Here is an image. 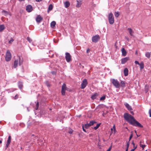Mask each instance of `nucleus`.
Wrapping results in <instances>:
<instances>
[{
	"label": "nucleus",
	"mask_w": 151,
	"mask_h": 151,
	"mask_svg": "<svg viewBox=\"0 0 151 151\" xmlns=\"http://www.w3.org/2000/svg\"><path fill=\"white\" fill-rule=\"evenodd\" d=\"M124 117L130 124L135 127H143V126L136 121L130 114L128 113H125L124 115Z\"/></svg>",
	"instance_id": "nucleus-1"
},
{
	"label": "nucleus",
	"mask_w": 151,
	"mask_h": 151,
	"mask_svg": "<svg viewBox=\"0 0 151 151\" xmlns=\"http://www.w3.org/2000/svg\"><path fill=\"white\" fill-rule=\"evenodd\" d=\"M108 20L110 24H114V15L112 13H110L109 14Z\"/></svg>",
	"instance_id": "nucleus-2"
},
{
	"label": "nucleus",
	"mask_w": 151,
	"mask_h": 151,
	"mask_svg": "<svg viewBox=\"0 0 151 151\" xmlns=\"http://www.w3.org/2000/svg\"><path fill=\"white\" fill-rule=\"evenodd\" d=\"M12 55L11 53L9 50L7 51L5 57V60L6 61H9L11 58Z\"/></svg>",
	"instance_id": "nucleus-3"
},
{
	"label": "nucleus",
	"mask_w": 151,
	"mask_h": 151,
	"mask_svg": "<svg viewBox=\"0 0 151 151\" xmlns=\"http://www.w3.org/2000/svg\"><path fill=\"white\" fill-rule=\"evenodd\" d=\"M111 83L116 88H119L120 86V83L117 80L114 79H112L111 81Z\"/></svg>",
	"instance_id": "nucleus-4"
},
{
	"label": "nucleus",
	"mask_w": 151,
	"mask_h": 151,
	"mask_svg": "<svg viewBox=\"0 0 151 151\" xmlns=\"http://www.w3.org/2000/svg\"><path fill=\"white\" fill-rule=\"evenodd\" d=\"M100 39V37L99 36V35H97L92 37V41L93 42L96 43Z\"/></svg>",
	"instance_id": "nucleus-5"
},
{
	"label": "nucleus",
	"mask_w": 151,
	"mask_h": 151,
	"mask_svg": "<svg viewBox=\"0 0 151 151\" xmlns=\"http://www.w3.org/2000/svg\"><path fill=\"white\" fill-rule=\"evenodd\" d=\"M88 84V82L87 80L84 79L82 81V83L81 86V88L82 89H84L86 86Z\"/></svg>",
	"instance_id": "nucleus-6"
},
{
	"label": "nucleus",
	"mask_w": 151,
	"mask_h": 151,
	"mask_svg": "<svg viewBox=\"0 0 151 151\" xmlns=\"http://www.w3.org/2000/svg\"><path fill=\"white\" fill-rule=\"evenodd\" d=\"M65 58L67 62H69L71 60V56L70 53L66 52L65 53Z\"/></svg>",
	"instance_id": "nucleus-7"
},
{
	"label": "nucleus",
	"mask_w": 151,
	"mask_h": 151,
	"mask_svg": "<svg viewBox=\"0 0 151 151\" xmlns=\"http://www.w3.org/2000/svg\"><path fill=\"white\" fill-rule=\"evenodd\" d=\"M66 85L65 84H63L62 86L61 94L62 95L64 96L65 95V91L66 90Z\"/></svg>",
	"instance_id": "nucleus-8"
},
{
	"label": "nucleus",
	"mask_w": 151,
	"mask_h": 151,
	"mask_svg": "<svg viewBox=\"0 0 151 151\" xmlns=\"http://www.w3.org/2000/svg\"><path fill=\"white\" fill-rule=\"evenodd\" d=\"M26 9L28 12H31L33 10L32 6L30 5H28L26 6Z\"/></svg>",
	"instance_id": "nucleus-9"
},
{
	"label": "nucleus",
	"mask_w": 151,
	"mask_h": 151,
	"mask_svg": "<svg viewBox=\"0 0 151 151\" xmlns=\"http://www.w3.org/2000/svg\"><path fill=\"white\" fill-rule=\"evenodd\" d=\"M11 136L9 135V136L8 137V140H7V143L5 146L6 149L9 147V146L11 142Z\"/></svg>",
	"instance_id": "nucleus-10"
},
{
	"label": "nucleus",
	"mask_w": 151,
	"mask_h": 151,
	"mask_svg": "<svg viewBox=\"0 0 151 151\" xmlns=\"http://www.w3.org/2000/svg\"><path fill=\"white\" fill-rule=\"evenodd\" d=\"M128 60L129 58L127 57L122 58L121 60V63L122 64H124Z\"/></svg>",
	"instance_id": "nucleus-11"
},
{
	"label": "nucleus",
	"mask_w": 151,
	"mask_h": 151,
	"mask_svg": "<svg viewBox=\"0 0 151 151\" xmlns=\"http://www.w3.org/2000/svg\"><path fill=\"white\" fill-rule=\"evenodd\" d=\"M42 20V17L40 15L37 16L36 18V21L37 22L40 23L41 21Z\"/></svg>",
	"instance_id": "nucleus-12"
},
{
	"label": "nucleus",
	"mask_w": 151,
	"mask_h": 151,
	"mask_svg": "<svg viewBox=\"0 0 151 151\" xmlns=\"http://www.w3.org/2000/svg\"><path fill=\"white\" fill-rule=\"evenodd\" d=\"M124 105L129 111H130L132 110L131 107L128 103H125Z\"/></svg>",
	"instance_id": "nucleus-13"
},
{
	"label": "nucleus",
	"mask_w": 151,
	"mask_h": 151,
	"mask_svg": "<svg viewBox=\"0 0 151 151\" xmlns=\"http://www.w3.org/2000/svg\"><path fill=\"white\" fill-rule=\"evenodd\" d=\"M2 13L4 14V15L5 16H7L8 15L11 16V13L5 10H3L2 12Z\"/></svg>",
	"instance_id": "nucleus-14"
},
{
	"label": "nucleus",
	"mask_w": 151,
	"mask_h": 151,
	"mask_svg": "<svg viewBox=\"0 0 151 151\" xmlns=\"http://www.w3.org/2000/svg\"><path fill=\"white\" fill-rule=\"evenodd\" d=\"M121 51L122 53V55L123 56H125L127 55V51L124 48H122L121 49Z\"/></svg>",
	"instance_id": "nucleus-15"
},
{
	"label": "nucleus",
	"mask_w": 151,
	"mask_h": 151,
	"mask_svg": "<svg viewBox=\"0 0 151 151\" xmlns=\"http://www.w3.org/2000/svg\"><path fill=\"white\" fill-rule=\"evenodd\" d=\"M128 70L127 68H125L124 70V73L125 76H127L128 74Z\"/></svg>",
	"instance_id": "nucleus-16"
},
{
	"label": "nucleus",
	"mask_w": 151,
	"mask_h": 151,
	"mask_svg": "<svg viewBox=\"0 0 151 151\" xmlns=\"http://www.w3.org/2000/svg\"><path fill=\"white\" fill-rule=\"evenodd\" d=\"M18 84L19 88L20 89H21L22 88L23 86L22 82L21 81H19L18 83Z\"/></svg>",
	"instance_id": "nucleus-17"
},
{
	"label": "nucleus",
	"mask_w": 151,
	"mask_h": 151,
	"mask_svg": "<svg viewBox=\"0 0 151 151\" xmlns=\"http://www.w3.org/2000/svg\"><path fill=\"white\" fill-rule=\"evenodd\" d=\"M18 64V60H16L14 61V67L16 68L17 67Z\"/></svg>",
	"instance_id": "nucleus-18"
},
{
	"label": "nucleus",
	"mask_w": 151,
	"mask_h": 151,
	"mask_svg": "<svg viewBox=\"0 0 151 151\" xmlns=\"http://www.w3.org/2000/svg\"><path fill=\"white\" fill-rule=\"evenodd\" d=\"M139 65L140 66V70H142L144 68V64L143 62H140Z\"/></svg>",
	"instance_id": "nucleus-19"
},
{
	"label": "nucleus",
	"mask_w": 151,
	"mask_h": 151,
	"mask_svg": "<svg viewBox=\"0 0 151 151\" xmlns=\"http://www.w3.org/2000/svg\"><path fill=\"white\" fill-rule=\"evenodd\" d=\"M98 96V94L95 93L91 97V99H94L96 98V97Z\"/></svg>",
	"instance_id": "nucleus-20"
},
{
	"label": "nucleus",
	"mask_w": 151,
	"mask_h": 151,
	"mask_svg": "<svg viewBox=\"0 0 151 151\" xmlns=\"http://www.w3.org/2000/svg\"><path fill=\"white\" fill-rule=\"evenodd\" d=\"M5 28V26L4 25L1 24L0 25V32H2Z\"/></svg>",
	"instance_id": "nucleus-21"
},
{
	"label": "nucleus",
	"mask_w": 151,
	"mask_h": 151,
	"mask_svg": "<svg viewBox=\"0 0 151 151\" xmlns=\"http://www.w3.org/2000/svg\"><path fill=\"white\" fill-rule=\"evenodd\" d=\"M56 24V22L54 21H52L51 24L50 26L52 28H54Z\"/></svg>",
	"instance_id": "nucleus-22"
},
{
	"label": "nucleus",
	"mask_w": 151,
	"mask_h": 151,
	"mask_svg": "<svg viewBox=\"0 0 151 151\" xmlns=\"http://www.w3.org/2000/svg\"><path fill=\"white\" fill-rule=\"evenodd\" d=\"M128 30L129 31V33H130V35L131 36L133 35V32L132 29L130 28H128Z\"/></svg>",
	"instance_id": "nucleus-23"
},
{
	"label": "nucleus",
	"mask_w": 151,
	"mask_h": 151,
	"mask_svg": "<svg viewBox=\"0 0 151 151\" xmlns=\"http://www.w3.org/2000/svg\"><path fill=\"white\" fill-rule=\"evenodd\" d=\"M65 7L66 8L70 6V3L68 1H66L64 3Z\"/></svg>",
	"instance_id": "nucleus-24"
},
{
	"label": "nucleus",
	"mask_w": 151,
	"mask_h": 151,
	"mask_svg": "<svg viewBox=\"0 0 151 151\" xmlns=\"http://www.w3.org/2000/svg\"><path fill=\"white\" fill-rule=\"evenodd\" d=\"M77 4H76V7H80L81 5V3L80 1H78V0H77Z\"/></svg>",
	"instance_id": "nucleus-25"
},
{
	"label": "nucleus",
	"mask_w": 151,
	"mask_h": 151,
	"mask_svg": "<svg viewBox=\"0 0 151 151\" xmlns=\"http://www.w3.org/2000/svg\"><path fill=\"white\" fill-rule=\"evenodd\" d=\"M125 83L124 81H121L120 82V86H121L122 87H124L125 86Z\"/></svg>",
	"instance_id": "nucleus-26"
},
{
	"label": "nucleus",
	"mask_w": 151,
	"mask_h": 151,
	"mask_svg": "<svg viewBox=\"0 0 151 151\" xmlns=\"http://www.w3.org/2000/svg\"><path fill=\"white\" fill-rule=\"evenodd\" d=\"M53 9V6L52 4H50L48 7V12L49 11H51Z\"/></svg>",
	"instance_id": "nucleus-27"
},
{
	"label": "nucleus",
	"mask_w": 151,
	"mask_h": 151,
	"mask_svg": "<svg viewBox=\"0 0 151 151\" xmlns=\"http://www.w3.org/2000/svg\"><path fill=\"white\" fill-rule=\"evenodd\" d=\"M145 55L146 57L148 58H150V53L148 52H147L145 53Z\"/></svg>",
	"instance_id": "nucleus-28"
},
{
	"label": "nucleus",
	"mask_w": 151,
	"mask_h": 151,
	"mask_svg": "<svg viewBox=\"0 0 151 151\" xmlns=\"http://www.w3.org/2000/svg\"><path fill=\"white\" fill-rule=\"evenodd\" d=\"M96 123V122L94 121H90L89 123H88L90 126H91L94 124V123Z\"/></svg>",
	"instance_id": "nucleus-29"
},
{
	"label": "nucleus",
	"mask_w": 151,
	"mask_h": 151,
	"mask_svg": "<svg viewBox=\"0 0 151 151\" xmlns=\"http://www.w3.org/2000/svg\"><path fill=\"white\" fill-rule=\"evenodd\" d=\"M19 65H21L23 63V60L22 59H21L20 58V57H19Z\"/></svg>",
	"instance_id": "nucleus-30"
},
{
	"label": "nucleus",
	"mask_w": 151,
	"mask_h": 151,
	"mask_svg": "<svg viewBox=\"0 0 151 151\" xmlns=\"http://www.w3.org/2000/svg\"><path fill=\"white\" fill-rule=\"evenodd\" d=\"M101 124H97L96 126L94 127L93 129L95 130H96L99 127Z\"/></svg>",
	"instance_id": "nucleus-31"
},
{
	"label": "nucleus",
	"mask_w": 151,
	"mask_h": 151,
	"mask_svg": "<svg viewBox=\"0 0 151 151\" xmlns=\"http://www.w3.org/2000/svg\"><path fill=\"white\" fill-rule=\"evenodd\" d=\"M119 14L118 12H115L114 13V15L116 17H118L119 16Z\"/></svg>",
	"instance_id": "nucleus-32"
},
{
	"label": "nucleus",
	"mask_w": 151,
	"mask_h": 151,
	"mask_svg": "<svg viewBox=\"0 0 151 151\" xmlns=\"http://www.w3.org/2000/svg\"><path fill=\"white\" fill-rule=\"evenodd\" d=\"M106 97V95H104L103 96L101 97L100 99V101L104 100L105 99Z\"/></svg>",
	"instance_id": "nucleus-33"
},
{
	"label": "nucleus",
	"mask_w": 151,
	"mask_h": 151,
	"mask_svg": "<svg viewBox=\"0 0 151 151\" xmlns=\"http://www.w3.org/2000/svg\"><path fill=\"white\" fill-rule=\"evenodd\" d=\"M90 127L88 123L86 124L85 125L84 127L86 129Z\"/></svg>",
	"instance_id": "nucleus-34"
},
{
	"label": "nucleus",
	"mask_w": 151,
	"mask_h": 151,
	"mask_svg": "<svg viewBox=\"0 0 151 151\" xmlns=\"http://www.w3.org/2000/svg\"><path fill=\"white\" fill-rule=\"evenodd\" d=\"M27 40L30 43H31L32 41V40L29 37H27Z\"/></svg>",
	"instance_id": "nucleus-35"
},
{
	"label": "nucleus",
	"mask_w": 151,
	"mask_h": 151,
	"mask_svg": "<svg viewBox=\"0 0 151 151\" xmlns=\"http://www.w3.org/2000/svg\"><path fill=\"white\" fill-rule=\"evenodd\" d=\"M73 132V130H72L71 129L69 128V131H68V133L70 134H72Z\"/></svg>",
	"instance_id": "nucleus-36"
},
{
	"label": "nucleus",
	"mask_w": 151,
	"mask_h": 151,
	"mask_svg": "<svg viewBox=\"0 0 151 151\" xmlns=\"http://www.w3.org/2000/svg\"><path fill=\"white\" fill-rule=\"evenodd\" d=\"M39 102H37L36 104V108H35V109L37 110L38 109V107H39Z\"/></svg>",
	"instance_id": "nucleus-37"
},
{
	"label": "nucleus",
	"mask_w": 151,
	"mask_h": 151,
	"mask_svg": "<svg viewBox=\"0 0 151 151\" xmlns=\"http://www.w3.org/2000/svg\"><path fill=\"white\" fill-rule=\"evenodd\" d=\"M140 146L143 149L146 145H142L141 144H140Z\"/></svg>",
	"instance_id": "nucleus-38"
},
{
	"label": "nucleus",
	"mask_w": 151,
	"mask_h": 151,
	"mask_svg": "<svg viewBox=\"0 0 151 151\" xmlns=\"http://www.w3.org/2000/svg\"><path fill=\"white\" fill-rule=\"evenodd\" d=\"M113 128L114 129V133H115L116 132V129L115 128V125H114V126H113Z\"/></svg>",
	"instance_id": "nucleus-39"
},
{
	"label": "nucleus",
	"mask_w": 151,
	"mask_h": 151,
	"mask_svg": "<svg viewBox=\"0 0 151 151\" xmlns=\"http://www.w3.org/2000/svg\"><path fill=\"white\" fill-rule=\"evenodd\" d=\"M129 141L128 142H127V148H127V149H128V148H129Z\"/></svg>",
	"instance_id": "nucleus-40"
},
{
	"label": "nucleus",
	"mask_w": 151,
	"mask_h": 151,
	"mask_svg": "<svg viewBox=\"0 0 151 151\" xmlns=\"http://www.w3.org/2000/svg\"><path fill=\"white\" fill-rule=\"evenodd\" d=\"M14 41V40L12 38H11L10 40H9V44H11V43Z\"/></svg>",
	"instance_id": "nucleus-41"
},
{
	"label": "nucleus",
	"mask_w": 151,
	"mask_h": 151,
	"mask_svg": "<svg viewBox=\"0 0 151 151\" xmlns=\"http://www.w3.org/2000/svg\"><path fill=\"white\" fill-rule=\"evenodd\" d=\"M133 134L132 133L130 137H129V141L131 140V139L132 138V137H133Z\"/></svg>",
	"instance_id": "nucleus-42"
},
{
	"label": "nucleus",
	"mask_w": 151,
	"mask_h": 151,
	"mask_svg": "<svg viewBox=\"0 0 151 151\" xmlns=\"http://www.w3.org/2000/svg\"><path fill=\"white\" fill-rule=\"evenodd\" d=\"M18 94H17L14 97V99H16L18 98Z\"/></svg>",
	"instance_id": "nucleus-43"
},
{
	"label": "nucleus",
	"mask_w": 151,
	"mask_h": 151,
	"mask_svg": "<svg viewBox=\"0 0 151 151\" xmlns=\"http://www.w3.org/2000/svg\"><path fill=\"white\" fill-rule=\"evenodd\" d=\"M90 52V50L88 48L87 50H86V53H88Z\"/></svg>",
	"instance_id": "nucleus-44"
},
{
	"label": "nucleus",
	"mask_w": 151,
	"mask_h": 151,
	"mask_svg": "<svg viewBox=\"0 0 151 151\" xmlns=\"http://www.w3.org/2000/svg\"><path fill=\"white\" fill-rule=\"evenodd\" d=\"M134 63L135 64L139 65L140 63H139V62L137 61H135L134 62Z\"/></svg>",
	"instance_id": "nucleus-45"
},
{
	"label": "nucleus",
	"mask_w": 151,
	"mask_h": 151,
	"mask_svg": "<svg viewBox=\"0 0 151 151\" xmlns=\"http://www.w3.org/2000/svg\"><path fill=\"white\" fill-rule=\"evenodd\" d=\"M82 129H83V130L84 132H86V130L84 128V127L83 125L82 126Z\"/></svg>",
	"instance_id": "nucleus-46"
},
{
	"label": "nucleus",
	"mask_w": 151,
	"mask_h": 151,
	"mask_svg": "<svg viewBox=\"0 0 151 151\" xmlns=\"http://www.w3.org/2000/svg\"><path fill=\"white\" fill-rule=\"evenodd\" d=\"M149 113L150 117H151V109L149 110Z\"/></svg>",
	"instance_id": "nucleus-47"
},
{
	"label": "nucleus",
	"mask_w": 151,
	"mask_h": 151,
	"mask_svg": "<svg viewBox=\"0 0 151 151\" xmlns=\"http://www.w3.org/2000/svg\"><path fill=\"white\" fill-rule=\"evenodd\" d=\"M111 148V146L106 151H110Z\"/></svg>",
	"instance_id": "nucleus-48"
},
{
	"label": "nucleus",
	"mask_w": 151,
	"mask_h": 151,
	"mask_svg": "<svg viewBox=\"0 0 151 151\" xmlns=\"http://www.w3.org/2000/svg\"><path fill=\"white\" fill-rule=\"evenodd\" d=\"M130 113L132 114L133 115H134V113L133 112V111H130Z\"/></svg>",
	"instance_id": "nucleus-49"
},
{
	"label": "nucleus",
	"mask_w": 151,
	"mask_h": 151,
	"mask_svg": "<svg viewBox=\"0 0 151 151\" xmlns=\"http://www.w3.org/2000/svg\"><path fill=\"white\" fill-rule=\"evenodd\" d=\"M36 1L37 2H40L42 0H36Z\"/></svg>",
	"instance_id": "nucleus-50"
},
{
	"label": "nucleus",
	"mask_w": 151,
	"mask_h": 151,
	"mask_svg": "<svg viewBox=\"0 0 151 151\" xmlns=\"http://www.w3.org/2000/svg\"><path fill=\"white\" fill-rule=\"evenodd\" d=\"M135 150V148H134L133 149H132L131 150V151H134V150Z\"/></svg>",
	"instance_id": "nucleus-51"
},
{
	"label": "nucleus",
	"mask_w": 151,
	"mask_h": 151,
	"mask_svg": "<svg viewBox=\"0 0 151 151\" xmlns=\"http://www.w3.org/2000/svg\"><path fill=\"white\" fill-rule=\"evenodd\" d=\"M111 131L112 132L114 130V129H113V128H111Z\"/></svg>",
	"instance_id": "nucleus-52"
},
{
	"label": "nucleus",
	"mask_w": 151,
	"mask_h": 151,
	"mask_svg": "<svg viewBox=\"0 0 151 151\" xmlns=\"http://www.w3.org/2000/svg\"><path fill=\"white\" fill-rule=\"evenodd\" d=\"M132 144L134 146L135 144L133 142H132Z\"/></svg>",
	"instance_id": "nucleus-53"
},
{
	"label": "nucleus",
	"mask_w": 151,
	"mask_h": 151,
	"mask_svg": "<svg viewBox=\"0 0 151 151\" xmlns=\"http://www.w3.org/2000/svg\"><path fill=\"white\" fill-rule=\"evenodd\" d=\"M134 146V148H135V149L137 148V146H136V147H135Z\"/></svg>",
	"instance_id": "nucleus-54"
},
{
	"label": "nucleus",
	"mask_w": 151,
	"mask_h": 151,
	"mask_svg": "<svg viewBox=\"0 0 151 151\" xmlns=\"http://www.w3.org/2000/svg\"><path fill=\"white\" fill-rule=\"evenodd\" d=\"M136 135H137V137H139L140 136V135H137V134H136Z\"/></svg>",
	"instance_id": "nucleus-55"
},
{
	"label": "nucleus",
	"mask_w": 151,
	"mask_h": 151,
	"mask_svg": "<svg viewBox=\"0 0 151 151\" xmlns=\"http://www.w3.org/2000/svg\"><path fill=\"white\" fill-rule=\"evenodd\" d=\"M2 142V141L1 140H0V144Z\"/></svg>",
	"instance_id": "nucleus-56"
},
{
	"label": "nucleus",
	"mask_w": 151,
	"mask_h": 151,
	"mask_svg": "<svg viewBox=\"0 0 151 151\" xmlns=\"http://www.w3.org/2000/svg\"><path fill=\"white\" fill-rule=\"evenodd\" d=\"M128 149L126 148L125 151H128Z\"/></svg>",
	"instance_id": "nucleus-57"
},
{
	"label": "nucleus",
	"mask_w": 151,
	"mask_h": 151,
	"mask_svg": "<svg viewBox=\"0 0 151 151\" xmlns=\"http://www.w3.org/2000/svg\"><path fill=\"white\" fill-rule=\"evenodd\" d=\"M140 144H141V143H142V141H140Z\"/></svg>",
	"instance_id": "nucleus-58"
},
{
	"label": "nucleus",
	"mask_w": 151,
	"mask_h": 151,
	"mask_svg": "<svg viewBox=\"0 0 151 151\" xmlns=\"http://www.w3.org/2000/svg\"><path fill=\"white\" fill-rule=\"evenodd\" d=\"M135 133H136L137 134V132H136V131L135 130Z\"/></svg>",
	"instance_id": "nucleus-59"
},
{
	"label": "nucleus",
	"mask_w": 151,
	"mask_h": 151,
	"mask_svg": "<svg viewBox=\"0 0 151 151\" xmlns=\"http://www.w3.org/2000/svg\"><path fill=\"white\" fill-rule=\"evenodd\" d=\"M47 86H49L48 85V84H47Z\"/></svg>",
	"instance_id": "nucleus-60"
},
{
	"label": "nucleus",
	"mask_w": 151,
	"mask_h": 151,
	"mask_svg": "<svg viewBox=\"0 0 151 151\" xmlns=\"http://www.w3.org/2000/svg\"><path fill=\"white\" fill-rule=\"evenodd\" d=\"M47 86H49L48 85V84H47Z\"/></svg>",
	"instance_id": "nucleus-61"
},
{
	"label": "nucleus",
	"mask_w": 151,
	"mask_h": 151,
	"mask_svg": "<svg viewBox=\"0 0 151 151\" xmlns=\"http://www.w3.org/2000/svg\"><path fill=\"white\" fill-rule=\"evenodd\" d=\"M136 53H137V52H136Z\"/></svg>",
	"instance_id": "nucleus-62"
},
{
	"label": "nucleus",
	"mask_w": 151,
	"mask_h": 151,
	"mask_svg": "<svg viewBox=\"0 0 151 151\" xmlns=\"http://www.w3.org/2000/svg\"><path fill=\"white\" fill-rule=\"evenodd\" d=\"M145 151H147V150H146Z\"/></svg>",
	"instance_id": "nucleus-63"
}]
</instances>
